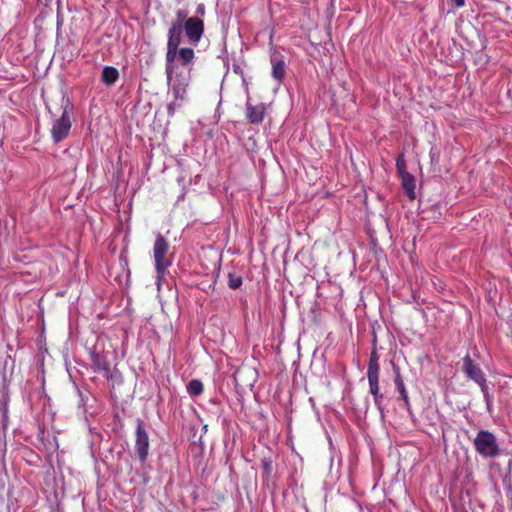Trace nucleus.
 Here are the masks:
<instances>
[{
  "label": "nucleus",
  "instance_id": "nucleus-1",
  "mask_svg": "<svg viewBox=\"0 0 512 512\" xmlns=\"http://www.w3.org/2000/svg\"><path fill=\"white\" fill-rule=\"evenodd\" d=\"M61 107L63 109L60 118L56 119L51 128V136L55 143L65 139L71 129V116L73 114V104L68 97L62 96Z\"/></svg>",
  "mask_w": 512,
  "mask_h": 512
},
{
  "label": "nucleus",
  "instance_id": "nucleus-2",
  "mask_svg": "<svg viewBox=\"0 0 512 512\" xmlns=\"http://www.w3.org/2000/svg\"><path fill=\"white\" fill-rule=\"evenodd\" d=\"M379 373H380V365H379V355L375 349H373L370 353L369 364L367 369V379L369 383V392L373 396L374 404L378 408V410L383 413L384 408L382 406V401L384 399V395L380 393L379 388Z\"/></svg>",
  "mask_w": 512,
  "mask_h": 512
},
{
  "label": "nucleus",
  "instance_id": "nucleus-3",
  "mask_svg": "<svg viewBox=\"0 0 512 512\" xmlns=\"http://www.w3.org/2000/svg\"><path fill=\"white\" fill-rule=\"evenodd\" d=\"M168 251L169 243L158 233L153 246V256L158 279L164 278L167 269L172 264V259L168 256Z\"/></svg>",
  "mask_w": 512,
  "mask_h": 512
},
{
  "label": "nucleus",
  "instance_id": "nucleus-4",
  "mask_svg": "<svg viewBox=\"0 0 512 512\" xmlns=\"http://www.w3.org/2000/svg\"><path fill=\"white\" fill-rule=\"evenodd\" d=\"M475 450L485 458H492L499 454L496 437L489 431L480 430L474 439Z\"/></svg>",
  "mask_w": 512,
  "mask_h": 512
},
{
  "label": "nucleus",
  "instance_id": "nucleus-5",
  "mask_svg": "<svg viewBox=\"0 0 512 512\" xmlns=\"http://www.w3.org/2000/svg\"><path fill=\"white\" fill-rule=\"evenodd\" d=\"M190 72L180 71L174 76L171 75V80L167 78L169 90L176 101L184 102L187 98V88L190 83Z\"/></svg>",
  "mask_w": 512,
  "mask_h": 512
},
{
  "label": "nucleus",
  "instance_id": "nucleus-6",
  "mask_svg": "<svg viewBox=\"0 0 512 512\" xmlns=\"http://www.w3.org/2000/svg\"><path fill=\"white\" fill-rule=\"evenodd\" d=\"M463 371L466 375L475 381L481 388L484 396L487 395L488 386L486 384V378L483 371L480 367L472 361V359L467 355L463 358Z\"/></svg>",
  "mask_w": 512,
  "mask_h": 512
},
{
  "label": "nucleus",
  "instance_id": "nucleus-7",
  "mask_svg": "<svg viewBox=\"0 0 512 512\" xmlns=\"http://www.w3.org/2000/svg\"><path fill=\"white\" fill-rule=\"evenodd\" d=\"M135 450L141 462H145L149 452V436L144 423L139 420L136 428Z\"/></svg>",
  "mask_w": 512,
  "mask_h": 512
},
{
  "label": "nucleus",
  "instance_id": "nucleus-8",
  "mask_svg": "<svg viewBox=\"0 0 512 512\" xmlns=\"http://www.w3.org/2000/svg\"><path fill=\"white\" fill-rule=\"evenodd\" d=\"M183 30L190 43L197 45L204 32V22L198 17H190L185 21Z\"/></svg>",
  "mask_w": 512,
  "mask_h": 512
},
{
  "label": "nucleus",
  "instance_id": "nucleus-9",
  "mask_svg": "<svg viewBox=\"0 0 512 512\" xmlns=\"http://www.w3.org/2000/svg\"><path fill=\"white\" fill-rule=\"evenodd\" d=\"M257 380V371L247 365H242L234 372V381L240 388L252 387Z\"/></svg>",
  "mask_w": 512,
  "mask_h": 512
},
{
  "label": "nucleus",
  "instance_id": "nucleus-10",
  "mask_svg": "<svg viewBox=\"0 0 512 512\" xmlns=\"http://www.w3.org/2000/svg\"><path fill=\"white\" fill-rule=\"evenodd\" d=\"M272 66L271 75L278 83H281L286 75L284 56L277 50H273L270 56Z\"/></svg>",
  "mask_w": 512,
  "mask_h": 512
},
{
  "label": "nucleus",
  "instance_id": "nucleus-11",
  "mask_svg": "<svg viewBox=\"0 0 512 512\" xmlns=\"http://www.w3.org/2000/svg\"><path fill=\"white\" fill-rule=\"evenodd\" d=\"M264 114H265L264 104L260 103L258 105H252L250 103L249 99L247 100L246 117L250 123H252V124L261 123L264 119Z\"/></svg>",
  "mask_w": 512,
  "mask_h": 512
},
{
  "label": "nucleus",
  "instance_id": "nucleus-12",
  "mask_svg": "<svg viewBox=\"0 0 512 512\" xmlns=\"http://www.w3.org/2000/svg\"><path fill=\"white\" fill-rule=\"evenodd\" d=\"M90 360L94 372H109L110 364L107 359L96 351L90 353Z\"/></svg>",
  "mask_w": 512,
  "mask_h": 512
},
{
  "label": "nucleus",
  "instance_id": "nucleus-13",
  "mask_svg": "<svg viewBox=\"0 0 512 512\" xmlns=\"http://www.w3.org/2000/svg\"><path fill=\"white\" fill-rule=\"evenodd\" d=\"M401 184L408 198L414 200L416 198L414 176L408 172H402Z\"/></svg>",
  "mask_w": 512,
  "mask_h": 512
},
{
  "label": "nucleus",
  "instance_id": "nucleus-14",
  "mask_svg": "<svg viewBox=\"0 0 512 512\" xmlns=\"http://www.w3.org/2000/svg\"><path fill=\"white\" fill-rule=\"evenodd\" d=\"M183 28L178 25H171L168 30L167 46L179 47L182 39Z\"/></svg>",
  "mask_w": 512,
  "mask_h": 512
},
{
  "label": "nucleus",
  "instance_id": "nucleus-15",
  "mask_svg": "<svg viewBox=\"0 0 512 512\" xmlns=\"http://www.w3.org/2000/svg\"><path fill=\"white\" fill-rule=\"evenodd\" d=\"M119 78L118 70L113 66H105L102 70L101 81L107 85L111 86L116 83Z\"/></svg>",
  "mask_w": 512,
  "mask_h": 512
},
{
  "label": "nucleus",
  "instance_id": "nucleus-16",
  "mask_svg": "<svg viewBox=\"0 0 512 512\" xmlns=\"http://www.w3.org/2000/svg\"><path fill=\"white\" fill-rule=\"evenodd\" d=\"M178 50H179V48H177V47L167 46L165 71H166L167 78H169L170 80H171V75L173 74V70H174L173 62L176 59V57L178 56Z\"/></svg>",
  "mask_w": 512,
  "mask_h": 512
},
{
  "label": "nucleus",
  "instance_id": "nucleus-17",
  "mask_svg": "<svg viewBox=\"0 0 512 512\" xmlns=\"http://www.w3.org/2000/svg\"><path fill=\"white\" fill-rule=\"evenodd\" d=\"M395 386H396L398 392L400 393V396H401L402 400L404 401L405 406L408 407L409 406V397H408V393H407V390L405 388V385H404V382H403V379H402L400 373H397L395 376Z\"/></svg>",
  "mask_w": 512,
  "mask_h": 512
},
{
  "label": "nucleus",
  "instance_id": "nucleus-18",
  "mask_svg": "<svg viewBox=\"0 0 512 512\" xmlns=\"http://www.w3.org/2000/svg\"><path fill=\"white\" fill-rule=\"evenodd\" d=\"M178 57L182 65H189L194 59V50L192 48H180L178 50Z\"/></svg>",
  "mask_w": 512,
  "mask_h": 512
},
{
  "label": "nucleus",
  "instance_id": "nucleus-19",
  "mask_svg": "<svg viewBox=\"0 0 512 512\" xmlns=\"http://www.w3.org/2000/svg\"><path fill=\"white\" fill-rule=\"evenodd\" d=\"M187 391L192 397L199 396L203 392V383L198 379H193L188 383Z\"/></svg>",
  "mask_w": 512,
  "mask_h": 512
},
{
  "label": "nucleus",
  "instance_id": "nucleus-20",
  "mask_svg": "<svg viewBox=\"0 0 512 512\" xmlns=\"http://www.w3.org/2000/svg\"><path fill=\"white\" fill-rule=\"evenodd\" d=\"M7 397L3 398V401L0 403V418L2 423L3 430H6L8 425V407H7Z\"/></svg>",
  "mask_w": 512,
  "mask_h": 512
},
{
  "label": "nucleus",
  "instance_id": "nucleus-21",
  "mask_svg": "<svg viewBox=\"0 0 512 512\" xmlns=\"http://www.w3.org/2000/svg\"><path fill=\"white\" fill-rule=\"evenodd\" d=\"M261 468L263 471V476L268 480L273 472V461L271 458H263L261 460Z\"/></svg>",
  "mask_w": 512,
  "mask_h": 512
},
{
  "label": "nucleus",
  "instance_id": "nucleus-22",
  "mask_svg": "<svg viewBox=\"0 0 512 512\" xmlns=\"http://www.w3.org/2000/svg\"><path fill=\"white\" fill-rule=\"evenodd\" d=\"M243 283L242 276L236 274V273H229L228 274V287L230 289H238Z\"/></svg>",
  "mask_w": 512,
  "mask_h": 512
},
{
  "label": "nucleus",
  "instance_id": "nucleus-23",
  "mask_svg": "<svg viewBox=\"0 0 512 512\" xmlns=\"http://www.w3.org/2000/svg\"><path fill=\"white\" fill-rule=\"evenodd\" d=\"M187 15H188V13L186 10H183V9L177 10L176 11V19L171 23V25H178L179 27L183 28L185 21L188 19Z\"/></svg>",
  "mask_w": 512,
  "mask_h": 512
},
{
  "label": "nucleus",
  "instance_id": "nucleus-24",
  "mask_svg": "<svg viewBox=\"0 0 512 512\" xmlns=\"http://www.w3.org/2000/svg\"><path fill=\"white\" fill-rule=\"evenodd\" d=\"M182 103H183V102L176 101L175 99H174L172 102H170V103L167 105V111H168V114H169L170 116H172V115L175 113L176 109H177V108H179V107L181 106V104H182Z\"/></svg>",
  "mask_w": 512,
  "mask_h": 512
},
{
  "label": "nucleus",
  "instance_id": "nucleus-25",
  "mask_svg": "<svg viewBox=\"0 0 512 512\" xmlns=\"http://www.w3.org/2000/svg\"><path fill=\"white\" fill-rule=\"evenodd\" d=\"M397 169L399 171L400 176H402V172H406L405 171V164L400 159H397Z\"/></svg>",
  "mask_w": 512,
  "mask_h": 512
},
{
  "label": "nucleus",
  "instance_id": "nucleus-26",
  "mask_svg": "<svg viewBox=\"0 0 512 512\" xmlns=\"http://www.w3.org/2000/svg\"><path fill=\"white\" fill-rule=\"evenodd\" d=\"M457 8L463 7L465 5V0H452Z\"/></svg>",
  "mask_w": 512,
  "mask_h": 512
},
{
  "label": "nucleus",
  "instance_id": "nucleus-27",
  "mask_svg": "<svg viewBox=\"0 0 512 512\" xmlns=\"http://www.w3.org/2000/svg\"><path fill=\"white\" fill-rule=\"evenodd\" d=\"M204 5L203 4H200L198 7H197V14H200V15H203L204 14Z\"/></svg>",
  "mask_w": 512,
  "mask_h": 512
}]
</instances>
